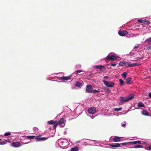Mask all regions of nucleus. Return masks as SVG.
Segmentation results:
<instances>
[{
  "mask_svg": "<svg viewBox=\"0 0 151 151\" xmlns=\"http://www.w3.org/2000/svg\"><path fill=\"white\" fill-rule=\"evenodd\" d=\"M149 97L150 98H151V93H150L148 94Z\"/></svg>",
  "mask_w": 151,
  "mask_h": 151,
  "instance_id": "a18cd8bd",
  "label": "nucleus"
},
{
  "mask_svg": "<svg viewBox=\"0 0 151 151\" xmlns=\"http://www.w3.org/2000/svg\"><path fill=\"white\" fill-rule=\"evenodd\" d=\"M109 146L113 148H115L120 147L121 145L119 143L115 144H110Z\"/></svg>",
  "mask_w": 151,
  "mask_h": 151,
  "instance_id": "9b49d317",
  "label": "nucleus"
},
{
  "mask_svg": "<svg viewBox=\"0 0 151 151\" xmlns=\"http://www.w3.org/2000/svg\"><path fill=\"white\" fill-rule=\"evenodd\" d=\"M145 43H148L151 42V37L146 39L145 41Z\"/></svg>",
  "mask_w": 151,
  "mask_h": 151,
  "instance_id": "393cba45",
  "label": "nucleus"
},
{
  "mask_svg": "<svg viewBox=\"0 0 151 151\" xmlns=\"http://www.w3.org/2000/svg\"><path fill=\"white\" fill-rule=\"evenodd\" d=\"M132 80L131 78L130 77L128 78L126 80V83L127 84H130V82Z\"/></svg>",
  "mask_w": 151,
  "mask_h": 151,
  "instance_id": "4468645a",
  "label": "nucleus"
},
{
  "mask_svg": "<svg viewBox=\"0 0 151 151\" xmlns=\"http://www.w3.org/2000/svg\"><path fill=\"white\" fill-rule=\"evenodd\" d=\"M107 59L110 60L114 61V60H116L117 59V58L116 56L114 55H111V56L108 55L107 57Z\"/></svg>",
  "mask_w": 151,
  "mask_h": 151,
  "instance_id": "7ed1b4c3",
  "label": "nucleus"
},
{
  "mask_svg": "<svg viewBox=\"0 0 151 151\" xmlns=\"http://www.w3.org/2000/svg\"><path fill=\"white\" fill-rule=\"evenodd\" d=\"M139 65V64L137 63H133L132 64H130V65H129V67H133L135 66H138Z\"/></svg>",
  "mask_w": 151,
  "mask_h": 151,
  "instance_id": "dca6fc26",
  "label": "nucleus"
},
{
  "mask_svg": "<svg viewBox=\"0 0 151 151\" xmlns=\"http://www.w3.org/2000/svg\"><path fill=\"white\" fill-rule=\"evenodd\" d=\"M93 89V88L90 85H88L86 86V91L88 93H91Z\"/></svg>",
  "mask_w": 151,
  "mask_h": 151,
  "instance_id": "39448f33",
  "label": "nucleus"
},
{
  "mask_svg": "<svg viewBox=\"0 0 151 151\" xmlns=\"http://www.w3.org/2000/svg\"><path fill=\"white\" fill-rule=\"evenodd\" d=\"M78 150V148L77 147H74L71 149V150L72 151H77Z\"/></svg>",
  "mask_w": 151,
  "mask_h": 151,
  "instance_id": "a878e982",
  "label": "nucleus"
},
{
  "mask_svg": "<svg viewBox=\"0 0 151 151\" xmlns=\"http://www.w3.org/2000/svg\"><path fill=\"white\" fill-rule=\"evenodd\" d=\"M35 136H27V137L29 139H33L35 138Z\"/></svg>",
  "mask_w": 151,
  "mask_h": 151,
  "instance_id": "c756f323",
  "label": "nucleus"
},
{
  "mask_svg": "<svg viewBox=\"0 0 151 151\" xmlns=\"http://www.w3.org/2000/svg\"><path fill=\"white\" fill-rule=\"evenodd\" d=\"M103 82L107 87L111 88L114 87L115 85L114 82L112 81L109 82L106 81L105 80H103Z\"/></svg>",
  "mask_w": 151,
  "mask_h": 151,
  "instance_id": "f257e3e1",
  "label": "nucleus"
},
{
  "mask_svg": "<svg viewBox=\"0 0 151 151\" xmlns=\"http://www.w3.org/2000/svg\"><path fill=\"white\" fill-rule=\"evenodd\" d=\"M138 46H135V47H134V49H137V48H138Z\"/></svg>",
  "mask_w": 151,
  "mask_h": 151,
  "instance_id": "8fccbe9b",
  "label": "nucleus"
},
{
  "mask_svg": "<svg viewBox=\"0 0 151 151\" xmlns=\"http://www.w3.org/2000/svg\"><path fill=\"white\" fill-rule=\"evenodd\" d=\"M95 69H99V67H103V66L101 65H96L94 67Z\"/></svg>",
  "mask_w": 151,
  "mask_h": 151,
  "instance_id": "473e14b6",
  "label": "nucleus"
},
{
  "mask_svg": "<svg viewBox=\"0 0 151 151\" xmlns=\"http://www.w3.org/2000/svg\"><path fill=\"white\" fill-rule=\"evenodd\" d=\"M128 32L125 30L119 31L118 32V34L121 36H124L127 34Z\"/></svg>",
  "mask_w": 151,
  "mask_h": 151,
  "instance_id": "20e7f679",
  "label": "nucleus"
},
{
  "mask_svg": "<svg viewBox=\"0 0 151 151\" xmlns=\"http://www.w3.org/2000/svg\"><path fill=\"white\" fill-rule=\"evenodd\" d=\"M33 129L34 131H38V129L37 127H34L33 128Z\"/></svg>",
  "mask_w": 151,
  "mask_h": 151,
  "instance_id": "4c0bfd02",
  "label": "nucleus"
},
{
  "mask_svg": "<svg viewBox=\"0 0 151 151\" xmlns=\"http://www.w3.org/2000/svg\"><path fill=\"white\" fill-rule=\"evenodd\" d=\"M130 63H127L126 62H122L119 63V65L120 66H127L129 67V65H130Z\"/></svg>",
  "mask_w": 151,
  "mask_h": 151,
  "instance_id": "6e6552de",
  "label": "nucleus"
},
{
  "mask_svg": "<svg viewBox=\"0 0 151 151\" xmlns=\"http://www.w3.org/2000/svg\"><path fill=\"white\" fill-rule=\"evenodd\" d=\"M82 71V70H77L75 72V73H76V74H77L78 73H80Z\"/></svg>",
  "mask_w": 151,
  "mask_h": 151,
  "instance_id": "a19ab883",
  "label": "nucleus"
},
{
  "mask_svg": "<svg viewBox=\"0 0 151 151\" xmlns=\"http://www.w3.org/2000/svg\"><path fill=\"white\" fill-rule=\"evenodd\" d=\"M150 70H151V68L150 69Z\"/></svg>",
  "mask_w": 151,
  "mask_h": 151,
  "instance_id": "864d4df0",
  "label": "nucleus"
},
{
  "mask_svg": "<svg viewBox=\"0 0 151 151\" xmlns=\"http://www.w3.org/2000/svg\"><path fill=\"white\" fill-rule=\"evenodd\" d=\"M134 94H131L129 95L128 97H126L127 99L126 101H129L134 98Z\"/></svg>",
  "mask_w": 151,
  "mask_h": 151,
  "instance_id": "f8f14e48",
  "label": "nucleus"
},
{
  "mask_svg": "<svg viewBox=\"0 0 151 151\" xmlns=\"http://www.w3.org/2000/svg\"><path fill=\"white\" fill-rule=\"evenodd\" d=\"M12 146L15 147H18L22 146L20 142H13L12 144Z\"/></svg>",
  "mask_w": 151,
  "mask_h": 151,
  "instance_id": "423d86ee",
  "label": "nucleus"
},
{
  "mask_svg": "<svg viewBox=\"0 0 151 151\" xmlns=\"http://www.w3.org/2000/svg\"><path fill=\"white\" fill-rule=\"evenodd\" d=\"M147 50H151V45L147 47Z\"/></svg>",
  "mask_w": 151,
  "mask_h": 151,
  "instance_id": "79ce46f5",
  "label": "nucleus"
},
{
  "mask_svg": "<svg viewBox=\"0 0 151 151\" xmlns=\"http://www.w3.org/2000/svg\"><path fill=\"white\" fill-rule=\"evenodd\" d=\"M148 148L149 149V150H151V146L149 147H148Z\"/></svg>",
  "mask_w": 151,
  "mask_h": 151,
  "instance_id": "3c124183",
  "label": "nucleus"
},
{
  "mask_svg": "<svg viewBox=\"0 0 151 151\" xmlns=\"http://www.w3.org/2000/svg\"><path fill=\"white\" fill-rule=\"evenodd\" d=\"M116 64L115 63H112L111 64V66H113V67H114V66H116Z\"/></svg>",
  "mask_w": 151,
  "mask_h": 151,
  "instance_id": "c03bdc74",
  "label": "nucleus"
},
{
  "mask_svg": "<svg viewBox=\"0 0 151 151\" xmlns=\"http://www.w3.org/2000/svg\"><path fill=\"white\" fill-rule=\"evenodd\" d=\"M47 139V137H42V138H41V139L40 140H41V141H44V140H46V139Z\"/></svg>",
  "mask_w": 151,
  "mask_h": 151,
  "instance_id": "58836bf2",
  "label": "nucleus"
},
{
  "mask_svg": "<svg viewBox=\"0 0 151 151\" xmlns=\"http://www.w3.org/2000/svg\"><path fill=\"white\" fill-rule=\"evenodd\" d=\"M128 143H129V142L126 143H122L121 144L122 145H127Z\"/></svg>",
  "mask_w": 151,
  "mask_h": 151,
  "instance_id": "37998d69",
  "label": "nucleus"
},
{
  "mask_svg": "<svg viewBox=\"0 0 151 151\" xmlns=\"http://www.w3.org/2000/svg\"><path fill=\"white\" fill-rule=\"evenodd\" d=\"M120 99H121V102L122 103L124 102H127L128 101H126V100H127V97L124 98L122 97H120Z\"/></svg>",
  "mask_w": 151,
  "mask_h": 151,
  "instance_id": "2eb2a0df",
  "label": "nucleus"
},
{
  "mask_svg": "<svg viewBox=\"0 0 151 151\" xmlns=\"http://www.w3.org/2000/svg\"><path fill=\"white\" fill-rule=\"evenodd\" d=\"M127 73L126 72H124L121 74V76L125 79H126Z\"/></svg>",
  "mask_w": 151,
  "mask_h": 151,
  "instance_id": "f3484780",
  "label": "nucleus"
},
{
  "mask_svg": "<svg viewBox=\"0 0 151 151\" xmlns=\"http://www.w3.org/2000/svg\"><path fill=\"white\" fill-rule=\"evenodd\" d=\"M82 84L81 83H80L78 81H77L75 84V86L78 87H80L81 86H82Z\"/></svg>",
  "mask_w": 151,
  "mask_h": 151,
  "instance_id": "a211bd4d",
  "label": "nucleus"
},
{
  "mask_svg": "<svg viewBox=\"0 0 151 151\" xmlns=\"http://www.w3.org/2000/svg\"><path fill=\"white\" fill-rule=\"evenodd\" d=\"M72 77L71 76H62L61 78V80L63 81H68L69 79H70Z\"/></svg>",
  "mask_w": 151,
  "mask_h": 151,
  "instance_id": "1a4fd4ad",
  "label": "nucleus"
},
{
  "mask_svg": "<svg viewBox=\"0 0 151 151\" xmlns=\"http://www.w3.org/2000/svg\"><path fill=\"white\" fill-rule=\"evenodd\" d=\"M65 121L64 119L63 118H61L59 122H58V124L61 127H64L65 126Z\"/></svg>",
  "mask_w": 151,
  "mask_h": 151,
  "instance_id": "f03ea898",
  "label": "nucleus"
},
{
  "mask_svg": "<svg viewBox=\"0 0 151 151\" xmlns=\"http://www.w3.org/2000/svg\"><path fill=\"white\" fill-rule=\"evenodd\" d=\"M109 78V77L108 76H105L104 77V78L106 79V78Z\"/></svg>",
  "mask_w": 151,
  "mask_h": 151,
  "instance_id": "09e8293b",
  "label": "nucleus"
},
{
  "mask_svg": "<svg viewBox=\"0 0 151 151\" xmlns=\"http://www.w3.org/2000/svg\"><path fill=\"white\" fill-rule=\"evenodd\" d=\"M129 143L131 144H140L141 143V142L140 141H134L133 142H129Z\"/></svg>",
  "mask_w": 151,
  "mask_h": 151,
  "instance_id": "ddd939ff",
  "label": "nucleus"
},
{
  "mask_svg": "<svg viewBox=\"0 0 151 151\" xmlns=\"http://www.w3.org/2000/svg\"><path fill=\"white\" fill-rule=\"evenodd\" d=\"M137 104V106L139 107H142L145 106V105L141 103H139Z\"/></svg>",
  "mask_w": 151,
  "mask_h": 151,
  "instance_id": "b1692460",
  "label": "nucleus"
},
{
  "mask_svg": "<svg viewBox=\"0 0 151 151\" xmlns=\"http://www.w3.org/2000/svg\"><path fill=\"white\" fill-rule=\"evenodd\" d=\"M5 141H6V142H10V140L9 139H8L7 140H5Z\"/></svg>",
  "mask_w": 151,
  "mask_h": 151,
  "instance_id": "49530a36",
  "label": "nucleus"
},
{
  "mask_svg": "<svg viewBox=\"0 0 151 151\" xmlns=\"http://www.w3.org/2000/svg\"><path fill=\"white\" fill-rule=\"evenodd\" d=\"M143 147L141 145H136L134 147V148H142Z\"/></svg>",
  "mask_w": 151,
  "mask_h": 151,
  "instance_id": "bb28decb",
  "label": "nucleus"
},
{
  "mask_svg": "<svg viewBox=\"0 0 151 151\" xmlns=\"http://www.w3.org/2000/svg\"><path fill=\"white\" fill-rule=\"evenodd\" d=\"M143 58V56H142L140 57H137L134 59V60L133 61H137L138 60L142 59Z\"/></svg>",
  "mask_w": 151,
  "mask_h": 151,
  "instance_id": "5701e85b",
  "label": "nucleus"
},
{
  "mask_svg": "<svg viewBox=\"0 0 151 151\" xmlns=\"http://www.w3.org/2000/svg\"><path fill=\"white\" fill-rule=\"evenodd\" d=\"M150 24V22L149 21L147 20L146 19H144V24Z\"/></svg>",
  "mask_w": 151,
  "mask_h": 151,
  "instance_id": "c85d7f7f",
  "label": "nucleus"
},
{
  "mask_svg": "<svg viewBox=\"0 0 151 151\" xmlns=\"http://www.w3.org/2000/svg\"><path fill=\"white\" fill-rule=\"evenodd\" d=\"M103 67H99V69L100 71H104L105 70L106 68L105 67L103 66Z\"/></svg>",
  "mask_w": 151,
  "mask_h": 151,
  "instance_id": "2f4dec72",
  "label": "nucleus"
},
{
  "mask_svg": "<svg viewBox=\"0 0 151 151\" xmlns=\"http://www.w3.org/2000/svg\"><path fill=\"white\" fill-rule=\"evenodd\" d=\"M58 124V122L57 121H56V122L53 124V129L55 130L56 129V127Z\"/></svg>",
  "mask_w": 151,
  "mask_h": 151,
  "instance_id": "aec40b11",
  "label": "nucleus"
},
{
  "mask_svg": "<svg viewBox=\"0 0 151 151\" xmlns=\"http://www.w3.org/2000/svg\"><path fill=\"white\" fill-rule=\"evenodd\" d=\"M64 141H62L60 143L62 144V145H63L62 147H65L66 146L64 144Z\"/></svg>",
  "mask_w": 151,
  "mask_h": 151,
  "instance_id": "e433bc0d",
  "label": "nucleus"
},
{
  "mask_svg": "<svg viewBox=\"0 0 151 151\" xmlns=\"http://www.w3.org/2000/svg\"><path fill=\"white\" fill-rule=\"evenodd\" d=\"M134 35L133 36V37H134Z\"/></svg>",
  "mask_w": 151,
  "mask_h": 151,
  "instance_id": "603ef678",
  "label": "nucleus"
},
{
  "mask_svg": "<svg viewBox=\"0 0 151 151\" xmlns=\"http://www.w3.org/2000/svg\"><path fill=\"white\" fill-rule=\"evenodd\" d=\"M122 110V108H115L114 109V111H121Z\"/></svg>",
  "mask_w": 151,
  "mask_h": 151,
  "instance_id": "c9c22d12",
  "label": "nucleus"
},
{
  "mask_svg": "<svg viewBox=\"0 0 151 151\" xmlns=\"http://www.w3.org/2000/svg\"><path fill=\"white\" fill-rule=\"evenodd\" d=\"M6 143V142L5 141H3L0 142V144L2 145H4Z\"/></svg>",
  "mask_w": 151,
  "mask_h": 151,
  "instance_id": "ea45409f",
  "label": "nucleus"
},
{
  "mask_svg": "<svg viewBox=\"0 0 151 151\" xmlns=\"http://www.w3.org/2000/svg\"><path fill=\"white\" fill-rule=\"evenodd\" d=\"M96 109L94 107H90L88 110V112L90 114H93L96 112Z\"/></svg>",
  "mask_w": 151,
  "mask_h": 151,
  "instance_id": "0eeeda50",
  "label": "nucleus"
},
{
  "mask_svg": "<svg viewBox=\"0 0 151 151\" xmlns=\"http://www.w3.org/2000/svg\"><path fill=\"white\" fill-rule=\"evenodd\" d=\"M53 121L52 120H51L50 121H49L47 122V123L48 124H54L56 121Z\"/></svg>",
  "mask_w": 151,
  "mask_h": 151,
  "instance_id": "412c9836",
  "label": "nucleus"
},
{
  "mask_svg": "<svg viewBox=\"0 0 151 151\" xmlns=\"http://www.w3.org/2000/svg\"><path fill=\"white\" fill-rule=\"evenodd\" d=\"M144 20H142V19H139L138 20V22H140V23L142 24H144Z\"/></svg>",
  "mask_w": 151,
  "mask_h": 151,
  "instance_id": "72a5a7b5",
  "label": "nucleus"
},
{
  "mask_svg": "<svg viewBox=\"0 0 151 151\" xmlns=\"http://www.w3.org/2000/svg\"><path fill=\"white\" fill-rule=\"evenodd\" d=\"M126 125V123H124L122 125V126L124 127H125Z\"/></svg>",
  "mask_w": 151,
  "mask_h": 151,
  "instance_id": "de8ad7c7",
  "label": "nucleus"
},
{
  "mask_svg": "<svg viewBox=\"0 0 151 151\" xmlns=\"http://www.w3.org/2000/svg\"><path fill=\"white\" fill-rule=\"evenodd\" d=\"M142 114L146 115V116H149V114L145 110H143L142 112Z\"/></svg>",
  "mask_w": 151,
  "mask_h": 151,
  "instance_id": "6ab92c4d",
  "label": "nucleus"
},
{
  "mask_svg": "<svg viewBox=\"0 0 151 151\" xmlns=\"http://www.w3.org/2000/svg\"><path fill=\"white\" fill-rule=\"evenodd\" d=\"M11 134V133L10 132H6L5 133L4 135L5 136H8Z\"/></svg>",
  "mask_w": 151,
  "mask_h": 151,
  "instance_id": "f704fd0d",
  "label": "nucleus"
},
{
  "mask_svg": "<svg viewBox=\"0 0 151 151\" xmlns=\"http://www.w3.org/2000/svg\"><path fill=\"white\" fill-rule=\"evenodd\" d=\"M40 136H37L35 137V139L37 140V141H41V140H40L41 139V138L40 137Z\"/></svg>",
  "mask_w": 151,
  "mask_h": 151,
  "instance_id": "7c9ffc66",
  "label": "nucleus"
},
{
  "mask_svg": "<svg viewBox=\"0 0 151 151\" xmlns=\"http://www.w3.org/2000/svg\"><path fill=\"white\" fill-rule=\"evenodd\" d=\"M119 81L120 82V84L122 86L124 85V82L122 79L120 78L119 79Z\"/></svg>",
  "mask_w": 151,
  "mask_h": 151,
  "instance_id": "4be33fe9",
  "label": "nucleus"
},
{
  "mask_svg": "<svg viewBox=\"0 0 151 151\" xmlns=\"http://www.w3.org/2000/svg\"><path fill=\"white\" fill-rule=\"evenodd\" d=\"M122 137H119L117 136H115L113 139V141L114 142H117L120 141Z\"/></svg>",
  "mask_w": 151,
  "mask_h": 151,
  "instance_id": "9d476101",
  "label": "nucleus"
},
{
  "mask_svg": "<svg viewBox=\"0 0 151 151\" xmlns=\"http://www.w3.org/2000/svg\"><path fill=\"white\" fill-rule=\"evenodd\" d=\"M99 92H100V91H99V89L98 90H92V92L91 93H99Z\"/></svg>",
  "mask_w": 151,
  "mask_h": 151,
  "instance_id": "cd10ccee",
  "label": "nucleus"
}]
</instances>
